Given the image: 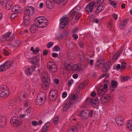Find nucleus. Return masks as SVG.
<instances>
[{"mask_svg": "<svg viewBox=\"0 0 132 132\" xmlns=\"http://www.w3.org/2000/svg\"><path fill=\"white\" fill-rule=\"evenodd\" d=\"M24 15L23 24L24 26H28L30 24V16L34 13V9L32 6H29L25 8L24 9Z\"/></svg>", "mask_w": 132, "mask_h": 132, "instance_id": "obj_1", "label": "nucleus"}, {"mask_svg": "<svg viewBox=\"0 0 132 132\" xmlns=\"http://www.w3.org/2000/svg\"><path fill=\"white\" fill-rule=\"evenodd\" d=\"M46 94L44 92H41L38 95L35 100V103L38 105H41L44 104L45 99L46 98Z\"/></svg>", "mask_w": 132, "mask_h": 132, "instance_id": "obj_2", "label": "nucleus"}, {"mask_svg": "<svg viewBox=\"0 0 132 132\" xmlns=\"http://www.w3.org/2000/svg\"><path fill=\"white\" fill-rule=\"evenodd\" d=\"M77 9H76L75 10H74V9L70 12L69 14V16H72V18H74L75 19L77 20H78L81 15V13L79 10H78Z\"/></svg>", "mask_w": 132, "mask_h": 132, "instance_id": "obj_3", "label": "nucleus"}, {"mask_svg": "<svg viewBox=\"0 0 132 132\" xmlns=\"http://www.w3.org/2000/svg\"><path fill=\"white\" fill-rule=\"evenodd\" d=\"M60 29L64 28L68 24L69 21V18L67 17L63 16L60 19Z\"/></svg>", "mask_w": 132, "mask_h": 132, "instance_id": "obj_4", "label": "nucleus"}, {"mask_svg": "<svg viewBox=\"0 0 132 132\" xmlns=\"http://www.w3.org/2000/svg\"><path fill=\"white\" fill-rule=\"evenodd\" d=\"M85 101L89 103L90 104L94 107L96 108L98 105V98L94 99H91L90 98H87Z\"/></svg>", "mask_w": 132, "mask_h": 132, "instance_id": "obj_5", "label": "nucleus"}, {"mask_svg": "<svg viewBox=\"0 0 132 132\" xmlns=\"http://www.w3.org/2000/svg\"><path fill=\"white\" fill-rule=\"evenodd\" d=\"M58 94L56 90H51L49 93V98L51 101H54L57 98Z\"/></svg>", "mask_w": 132, "mask_h": 132, "instance_id": "obj_6", "label": "nucleus"}, {"mask_svg": "<svg viewBox=\"0 0 132 132\" xmlns=\"http://www.w3.org/2000/svg\"><path fill=\"white\" fill-rule=\"evenodd\" d=\"M10 122L14 126L16 127L19 126L21 124V120L20 118L14 117L11 119Z\"/></svg>", "mask_w": 132, "mask_h": 132, "instance_id": "obj_7", "label": "nucleus"}, {"mask_svg": "<svg viewBox=\"0 0 132 132\" xmlns=\"http://www.w3.org/2000/svg\"><path fill=\"white\" fill-rule=\"evenodd\" d=\"M48 68L51 72L55 73L57 70V67L53 62H48L47 64Z\"/></svg>", "mask_w": 132, "mask_h": 132, "instance_id": "obj_8", "label": "nucleus"}, {"mask_svg": "<svg viewBox=\"0 0 132 132\" xmlns=\"http://www.w3.org/2000/svg\"><path fill=\"white\" fill-rule=\"evenodd\" d=\"M11 33L10 32H7L5 34L3 35L1 37V41L3 42L10 40L11 38Z\"/></svg>", "mask_w": 132, "mask_h": 132, "instance_id": "obj_9", "label": "nucleus"}, {"mask_svg": "<svg viewBox=\"0 0 132 132\" xmlns=\"http://www.w3.org/2000/svg\"><path fill=\"white\" fill-rule=\"evenodd\" d=\"M105 59L104 58H102L100 59H98L95 66V68L96 70H98V68L103 65L104 63Z\"/></svg>", "mask_w": 132, "mask_h": 132, "instance_id": "obj_10", "label": "nucleus"}, {"mask_svg": "<svg viewBox=\"0 0 132 132\" xmlns=\"http://www.w3.org/2000/svg\"><path fill=\"white\" fill-rule=\"evenodd\" d=\"M43 22V21H37V19L35 20V24L37 26V27L43 28L46 27L47 26V24Z\"/></svg>", "mask_w": 132, "mask_h": 132, "instance_id": "obj_11", "label": "nucleus"}, {"mask_svg": "<svg viewBox=\"0 0 132 132\" xmlns=\"http://www.w3.org/2000/svg\"><path fill=\"white\" fill-rule=\"evenodd\" d=\"M111 98L109 94L105 95L102 96L100 98V100L102 103L104 104L107 103L111 100Z\"/></svg>", "mask_w": 132, "mask_h": 132, "instance_id": "obj_12", "label": "nucleus"}, {"mask_svg": "<svg viewBox=\"0 0 132 132\" xmlns=\"http://www.w3.org/2000/svg\"><path fill=\"white\" fill-rule=\"evenodd\" d=\"M36 68V67L35 66H32L28 68H26L25 70L26 74L28 75H31Z\"/></svg>", "mask_w": 132, "mask_h": 132, "instance_id": "obj_13", "label": "nucleus"}, {"mask_svg": "<svg viewBox=\"0 0 132 132\" xmlns=\"http://www.w3.org/2000/svg\"><path fill=\"white\" fill-rule=\"evenodd\" d=\"M124 118L121 116H118L116 119V122L118 125L120 126H122L123 124Z\"/></svg>", "mask_w": 132, "mask_h": 132, "instance_id": "obj_14", "label": "nucleus"}, {"mask_svg": "<svg viewBox=\"0 0 132 132\" xmlns=\"http://www.w3.org/2000/svg\"><path fill=\"white\" fill-rule=\"evenodd\" d=\"M110 65L109 62L104 63L102 67V71L103 72H107L110 69Z\"/></svg>", "mask_w": 132, "mask_h": 132, "instance_id": "obj_15", "label": "nucleus"}, {"mask_svg": "<svg viewBox=\"0 0 132 132\" xmlns=\"http://www.w3.org/2000/svg\"><path fill=\"white\" fill-rule=\"evenodd\" d=\"M42 88H45L48 87L50 82L49 79H42Z\"/></svg>", "mask_w": 132, "mask_h": 132, "instance_id": "obj_16", "label": "nucleus"}, {"mask_svg": "<svg viewBox=\"0 0 132 132\" xmlns=\"http://www.w3.org/2000/svg\"><path fill=\"white\" fill-rule=\"evenodd\" d=\"M111 85L110 86V89L114 91L118 86V83L116 80H112L111 83Z\"/></svg>", "mask_w": 132, "mask_h": 132, "instance_id": "obj_17", "label": "nucleus"}, {"mask_svg": "<svg viewBox=\"0 0 132 132\" xmlns=\"http://www.w3.org/2000/svg\"><path fill=\"white\" fill-rule=\"evenodd\" d=\"M94 1H91L86 7L85 9L86 10L91 12L93 11V7L94 6Z\"/></svg>", "mask_w": 132, "mask_h": 132, "instance_id": "obj_18", "label": "nucleus"}, {"mask_svg": "<svg viewBox=\"0 0 132 132\" xmlns=\"http://www.w3.org/2000/svg\"><path fill=\"white\" fill-rule=\"evenodd\" d=\"M12 12L20 13L21 12V9L19 6L17 5L14 6L12 8Z\"/></svg>", "mask_w": 132, "mask_h": 132, "instance_id": "obj_19", "label": "nucleus"}, {"mask_svg": "<svg viewBox=\"0 0 132 132\" xmlns=\"http://www.w3.org/2000/svg\"><path fill=\"white\" fill-rule=\"evenodd\" d=\"M87 110L81 111L80 117L82 120H86L88 116V113Z\"/></svg>", "mask_w": 132, "mask_h": 132, "instance_id": "obj_20", "label": "nucleus"}, {"mask_svg": "<svg viewBox=\"0 0 132 132\" xmlns=\"http://www.w3.org/2000/svg\"><path fill=\"white\" fill-rule=\"evenodd\" d=\"M53 0H47L46 2V5L47 8L51 9L54 7V3L52 2Z\"/></svg>", "mask_w": 132, "mask_h": 132, "instance_id": "obj_21", "label": "nucleus"}, {"mask_svg": "<svg viewBox=\"0 0 132 132\" xmlns=\"http://www.w3.org/2000/svg\"><path fill=\"white\" fill-rule=\"evenodd\" d=\"M71 103L70 101H67L63 106L62 110L64 112L66 111L71 106Z\"/></svg>", "mask_w": 132, "mask_h": 132, "instance_id": "obj_22", "label": "nucleus"}, {"mask_svg": "<svg viewBox=\"0 0 132 132\" xmlns=\"http://www.w3.org/2000/svg\"><path fill=\"white\" fill-rule=\"evenodd\" d=\"M13 63V61H7L4 64H3L5 67V69L6 70H7L12 66Z\"/></svg>", "mask_w": 132, "mask_h": 132, "instance_id": "obj_23", "label": "nucleus"}, {"mask_svg": "<svg viewBox=\"0 0 132 132\" xmlns=\"http://www.w3.org/2000/svg\"><path fill=\"white\" fill-rule=\"evenodd\" d=\"M80 67L77 64L74 65L71 67L72 70L76 72H79L80 70Z\"/></svg>", "mask_w": 132, "mask_h": 132, "instance_id": "obj_24", "label": "nucleus"}, {"mask_svg": "<svg viewBox=\"0 0 132 132\" xmlns=\"http://www.w3.org/2000/svg\"><path fill=\"white\" fill-rule=\"evenodd\" d=\"M6 122V117L5 116H0V122L1 123V126L3 127L5 125Z\"/></svg>", "mask_w": 132, "mask_h": 132, "instance_id": "obj_25", "label": "nucleus"}, {"mask_svg": "<svg viewBox=\"0 0 132 132\" xmlns=\"http://www.w3.org/2000/svg\"><path fill=\"white\" fill-rule=\"evenodd\" d=\"M123 47V46L122 47L120 50L114 56L113 58V60L114 61H116V60L118 59V57L119 56L120 54L122 52Z\"/></svg>", "mask_w": 132, "mask_h": 132, "instance_id": "obj_26", "label": "nucleus"}, {"mask_svg": "<svg viewBox=\"0 0 132 132\" xmlns=\"http://www.w3.org/2000/svg\"><path fill=\"white\" fill-rule=\"evenodd\" d=\"M104 8V6L103 5H100L98 6L96 11L95 12V14H97L101 12Z\"/></svg>", "mask_w": 132, "mask_h": 132, "instance_id": "obj_27", "label": "nucleus"}, {"mask_svg": "<svg viewBox=\"0 0 132 132\" xmlns=\"http://www.w3.org/2000/svg\"><path fill=\"white\" fill-rule=\"evenodd\" d=\"M9 95V90H5L0 92V96L2 97H6Z\"/></svg>", "mask_w": 132, "mask_h": 132, "instance_id": "obj_28", "label": "nucleus"}, {"mask_svg": "<svg viewBox=\"0 0 132 132\" xmlns=\"http://www.w3.org/2000/svg\"><path fill=\"white\" fill-rule=\"evenodd\" d=\"M36 19H37V21H43V22L46 24L47 23L48 21L46 18L44 16H40L37 18Z\"/></svg>", "mask_w": 132, "mask_h": 132, "instance_id": "obj_29", "label": "nucleus"}, {"mask_svg": "<svg viewBox=\"0 0 132 132\" xmlns=\"http://www.w3.org/2000/svg\"><path fill=\"white\" fill-rule=\"evenodd\" d=\"M50 125V123L48 122L46 123L42 128V132H46L47 131L48 127Z\"/></svg>", "mask_w": 132, "mask_h": 132, "instance_id": "obj_30", "label": "nucleus"}, {"mask_svg": "<svg viewBox=\"0 0 132 132\" xmlns=\"http://www.w3.org/2000/svg\"><path fill=\"white\" fill-rule=\"evenodd\" d=\"M5 4L6 5V9L9 10L12 5V2L10 1H8L7 2L5 3Z\"/></svg>", "mask_w": 132, "mask_h": 132, "instance_id": "obj_31", "label": "nucleus"}, {"mask_svg": "<svg viewBox=\"0 0 132 132\" xmlns=\"http://www.w3.org/2000/svg\"><path fill=\"white\" fill-rule=\"evenodd\" d=\"M97 93L98 95L100 96H102L104 95L106 92V91L103 89L98 88L97 90Z\"/></svg>", "mask_w": 132, "mask_h": 132, "instance_id": "obj_32", "label": "nucleus"}, {"mask_svg": "<svg viewBox=\"0 0 132 132\" xmlns=\"http://www.w3.org/2000/svg\"><path fill=\"white\" fill-rule=\"evenodd\" d=\"M128 129L130 131H132V120H129L127 122L126 125Z\"/></svg>", "mask_w": 132, "mask_h": 132, "instance_id": "obj_33", "label": "nucleus"}, {"mask_svg": "<svg viewBox=\"0 0 132 132\" xmlns=\"http://www.w3.org/2000/svg\"><path fill=\"white\" fill-rule=\"evenodd\" d=\"M78 130L77 127L75 126H71L70 128L67 132H77Z\"/></svg>", "mask_w": 132, "mask_h": 132, "instance_id": "obj_34", "label": "nucleus"}, {"mask_svg": "<svg viewBox=\"0 0 132 132\" xmlns=\"http://www.w3.org/2000/svg\"><path fill=\"white\" fill-rule=\"evenodd\" d=\"M37 27V26L35 24V22L34 24L32 25L30 28V31L32 33L35 32L36 30V27Z\"/></svg>", "mask_w": 132, "mask_h": 132, "instance_id": "obj_35", "label": "nucleus"}, {"mask_svg": "<svg viewBox=\"0 0 132 132\" xmlns=\"http://www.w3.org/2000/svg\"><path fill=\"white\" fill-rule=\"evenodd\" d=\"M20 43V41L18 40L13 41L11 44L13 47H17L19 46Z\"/></svg>", "mask_w": 132, "mask_h": 132, "instance_id": "obj_36", "label": "nucleus"}, {"mask_svg": "<svg viewBox=\"0 0 132 132\" xmlns=\"http://www.w3.org/2000/svg\"><path fill=\"white\" fill-rule=\"evenodd\" d=\"M126 25V24L123 22L121 21L119 24V27L120 29L121 30L124 29Z\"/></svg>", "mask_w": 132, "mask_h": 132, "instance_id": "obj_37", "label": "nucleus"}, {"mask_svg": "<svg viewBox=\"0 0 132 132\" xmlns=\"http://www.w3.org/2000/svg\"><path fill=\"white\" fill-rule=\"evenodd\" d=\"M42 79H49L48 76L47 75V73L46 71H44L43 72L42 75Z\"/></svg>", "mask_w": 132, "mask_h": 132, "instance_id": "obj_38", "label": "nucleus"}, {"mask_svg": "<svg viewBox=\"0 0 132 132\" xmlns=\"http://www.w3.org/2000/svg\"><path fill=\"white\" fill-rule=\"evenodd\" d=\"M32 59L30 61L32 62V63L36 65L38 64V60L35 58L33 59Z\"/></svg>", "mask_w": 132, "mask_h": 132, "instance_id": "obj_39", "label": "nucleus"}, {"mask_svg": "<svg viewBox=\"0 0 132 132\" xmlns=\"http://www.w3.org/2000/svg\"><path fill=\"white\" fill-rule=\"evenodd\" d=\"M2 90H3V91L5 90H9V88L5 85H3L1 86L0 88V92H1L2 91Z\"/></svg>", "mask_w": 132, "mask_h": 132, "instance_id": "obj_40", "label": "nucleus"}, {"mask_svg": "<svg viewBox=\"0 0 132 132\" xmlns=\"http://www.w3.org/2000/svg\"><path fill=\"white\" fill-rule=\"evenodd\" d=\"M76 96L75 94H72L69 97V100H74L76 99Z\"/></svg>", "mask_w": 132, "mask_h": 132, "instance_id": "obj_41", "label": "nucleus"}, {"mask_svg": "<svg viewBox=\"0 0 132 132\" xmlns=\"http://www.w3.org/2000/svg\"><path fill=\"white\" fill-rule=\"evenodd\" d=\"M59 116H56L54 119L53 122L55 125L57 124L58 122L59 121Z\"/></svg>", "mask_w": 132, "mask_h": 132, "instance_id": "obj_42", "label": "nucleus"}, {"mask_svg": "<svg viewBox=\"0 0 132 132\" xmlns=\"http://www.w3.org/2000/svg\"><path fill=\"white\" fill-rule=\"evenodd\" d=\"M68 0H53L55 3H60L64 1L66 2Z\"/></svg>", "mask_w": 132, "mask_h": 132, "instance_id": "obj_43", "label": "nucleus"}, {"mask_svg": "<svg viewBox=\"0 0 132 132\" xmlns=\"http://www.w3.org/2000/svg\"><path fill=\"white\" fill-rule=\"evenodd\" d=\"M126 63L124 61H123L121 62V68L122 69H124L126 67Z\"/></svg>", "mask_w": 132, "mask_h": 132, "instance_id": "obj_44", "label": "nucleus"}, {"mask_svg": "<svg viewBox=\"0 0 132 132\" xmlns=\"http://www.w3.org/2000/svg\"><path fill=\"white\" fill-rule=\"evenodd\" d=\"M28 96V95L27 94H24L23 95V96L21 98V99L19 98V99L20 101L22 100H24V99L27 98Z\"/></svg>", "mask_w": 132, "mask_h": 132, "instance_id": "obj_45", "label": "nucleus"}, {"mask_svg": "<svg viewBox=\"0 0 132 132\" xmlns=\"http://www.w3.org/2000/svg\"><path fill=\"white\" fill-rule=\"evenodd\" d=\"M39 48L38 47H36L35 50H34L33 51V53L34 54H37L39 51Z\"/></svg>", "mask_w": 132, "mask_h": 132, "instance_id": "obj_46", "label": "nucleus"}, {"mask_svg": "<svg viewBox=\"0 0 132 132\" xmlns=\"http://www.w3.org/2000/svg\"><path fill=\"white\" fill-rule=\"evenodd\" d=\"M3 64L1 65L0 66V72L5 71L6 70Z\"/></svg>", "mask_w": 132, "mask_h": 132, "instance_id": "obj_47", "label": "nucleus"}, {"mask_svg": "<svg viewBox=\"0 0 132 132\" xmlns=\"http://www.w3.org/2000/svg\"><path fill=\"white\" fill-rule=\"evenodd\" d=\"M111 5L113 7L115 8H116L117 7V5L116 3L114 1H112L110 3Z\"/></svg>", "mask_w": 132, "mask_h": 132, "instance_id": "obj_48", "label": "nucleus"}, {"mask_svg": "<svg viewBox=\"0 0 132 132\" xmlns=\"http://www.w3.org/2000/svg\"><path fill=\"white\" fill-rule=\"evenodd\" d=\"M18 15L17 14L15 13H12L11 14L10 17L12 19H13Z\"/></svg>", "mask_w": 132, "mask_h": 132, "instance_id": "obj_49", "label": "nucleus"}, {"mask_svg": "<svg viewBox=\"0 0 132 132\" xmlns=\"http://www.w3.org/2000/svg\"><path fill=\"white\" fill-rule=\"evenodd\" d=\"M94 1V6L95 7H96L100 5H101L100 4L99 2H97V1H96L95 2V1Z\"/></svg>", "mask_w": 132, "mask_h": 132, "instance_id": "obj_50", "label": "nucleus"}, {"mask_svg": "<svg viewBox=\"0 0 132 132\" xmlns=\"http://www.w3.org/2000/svg\"><path fill=\"white\" fill-rule=\"evenodd\" d=\"M129 78L127 76L126 77H122V79H121V81L122 82L125 81H127Z\"/></svg>", "mask_w": 132, "mask_h": 132, "instance_id": "obj_51", "label": "nucleus"}, {"mask_svg": "<svg viewBox=\"0 0 132 132\" xmlns=\"http://www.w3.org/2000/svg\"><path fill=\"white\" fill-rule=\"evenodd\" d=\"M67 33H64L62 34H60L59 35L60 37L62 38L67 36Z\"/></svg>", "mask_w": 132, "mask_h": 132, "instance_id": "obj_52", "label": "nucleus"}, {"mask_svg": "<svg viewBox=\"0 0 132 132\" xmlns=\"http://www.w3.org/2000/svg\"><path fill=\"white\" fill-rule=\"evenodd\" d=\"M60 48L57 46H55L53 48V50L56 51H59L60 50Z\"/></svg>", "mask_w": 132, "mask_h": 132, "instance_id": "obj_53", "label": "nucleus"}, {"mask_svg": "<svg viewBox=\"0 0 132 132\" xmlns=\"http://www.w3.org/2000/svg\"><path fill=\"white\" fill-rule=\"evenodd\" d=\"M109 75L108 73H106L105 74H104L102 75L100 78V79L104 77H105L106 78L108 77H109Z\"/></svg>", "mask_w": 132, "mask_h": 132, "instance_id": "obj_54", "label": "nucleus"}, {"mask_svg": "<svg viewBox=\"0 0 132 132\" xmlns=\"http://www.w3.org/2000/svg\"><path fill=\"white\" fill-rule=\"evenodd\" d=\"M120 99L121 101L124 102L125 100V98L124 95H121L120 97Z\"/></svg>", "mask_w": 132, "mask_h": 132, "instance_id": "obj_55", "label": "nucleus"}, {"mask_svg": "<svg viewBox=\"0 0 132 132\" xmlns=\"http://www.w3.org/2000/svg\"><path fill=\"white\" fill-rule=\"evenodd\" d=\"M53 42H50L47 44V47L48 48H50L53 46Z\"/></svg>", "mask_w": 132, "mask_h": 132, "instance_id": "obj_56", "label": "nucleus"}, {"mask_svg": "<svg viewBox=\"0 0 132 132\" xmlns=\"http://www.w3.org/2000/svg\"><path fill=\"white\" fill-rule=\"evenodd\" d=\"M3 51L4 54L6 56H7L9 54L8 51L5 49H3Z\"/></svg>", "mask_w": 132, "mask_h": 132, "instance_id": "obj_57", "label": "nucleus"}, {"mask_svg": "<svg viewBox=\"0 0 132 132\" xmlns=\"http://www.w3.org/2000/svg\"><path fill=\"white\" fill-rule=\"evenodd\" d=\"M73 79H71L68 81V84L70 86H71L72 83L73 82Z\"/></svg>", "mask_w": 132, "mask_h": 132, "instance_id": "obj_58", "label": "nucleus"}, {"mask_svg": "<svg viewBox=\"0 0 132 132\" xmlns=\"http://www.w3.org/2000/svg\"><path fill=\"white\" fill-rule=\"evenodd\" d=\"M79 46L82 48L84 47V43L82 42H79Z\"/></svg>", "mask_w": 132, "mask_h": 132, "instance_id": "obj_59", "label": "nucleus"}, {"mask_svg": "<svg viewBox=\"0 0 132 132\" xmlns=\"http://www.w3.org/2000/svg\"><path fill=\"white\" fill-rule=\"evenodd\" d=\"M52 55L54 57H57L58 56V54L56 53H52Z\"/></svg>", "mask_w": 132, "mask_h": 132, "instance_id": "obj_60", "label": "nucleus"}, {"mask_svg": "<svg viewBox=\"0 0 132 132\" xmlns=\"http://www.w3.org/2000/svg\"><path fill=\"white\" fill-rule=\"evenodd\" d=\"M78 30V29L77 28H76L73 30L72 31V34L75 33L76 32H77Z\"/></svg>", "mask_w": 132, "mask_h": 132, "instance_id": "obj_61", "label": "nucleus"}, {"mask_svg": "<svg viewBox=\"0 0 132 132\" xmlns=\"http://www.w3.org/2000/svg\"><path fill=\"white\" fill-rule=\"evenodd\" d=\"M31 107L29 106L26 110L27 112L28 113H30L31 112Z\"/></svg>", "mask_w": 132, "mask_h": 132, "instance_id": "obj_62", "label": "nucleus"}, {"mask_svg": "<svg viewBox=\"0 0 132 132\" xmlns=\"http://www.w3.org/2000/svg\"><path fill=\"white\" fill-rule=\"evenodd\" d=\"M93 110H91L89 112L88 115L90 117H92L93 116Z\"/></svg>", "mask_w": 132, "mask_h": 132, "instance_id": "obj_63", "label": "nucleus"}, {"mask_svg": "<svg viewBox=\"0 0 132 132\" xmlns=\"http://www.w3.org/2000/svg\"><path fill=\"white\" fill-rule=\"evenodd\" d=\"M67 95V93L66 92H63L62 94V97L63 98H65Z\"/></svg>", "mask_w": 132, "mask_h": 132, "instance_id": "obj_64", "label": "nucleus"}]
</instances>
